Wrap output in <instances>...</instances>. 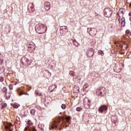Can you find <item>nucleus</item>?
<instances>
[{
  "instance_id": "6e6552de",
  "label": "nucleus",
  "mask_w": 131,
  "mask_h": 131,
  "mask_svg": "<svg viewBox=\"0 0 131 131\" xmlns=\"http://www.w3.org/2000/svg\"><path fill=\"white\" fill-rule=\"evenodd\" d=\"M107 109H108V108L107 107V106H106V105H101L98 108V111L99 112H101V113L105 112V111H107Z\"/></svg>"
},
{
  "instance_id": "7ed1b4c3",
  "label": "nucleus",
  "mask_w": 131,
  "mask_h": 131,
  "mask_svg": "<svg viewBox=\"0 0 131 131\" xmlns=\"http://www.w3.org/2000/svg\"><path fill=\"white\" fill-rule=\"evenodd\" d=\"M90 103H91V101L88 98H85L83 100V105L84 107L86 108V109H89L90 108Z\"/></svg>"
},
{
  "instance_id": "2eb2a0df",
  "label": "nucleus",
  "mask_w": 131,
  "mask_h": 131,
  "mask_svg": "<svg viewBox=\"0 0 131 131\" xmlns=\"http://www.w3.org/2000/svg\"><path fill=\"white\" fill-rule=\"evenodd\" d=\"M125 12V9H120L119 11V13H121L122 14H124Z\"/></svg>"
},
{
  "instance_id": "0eeeda50",
  "label": "nucleus",
  "mask_w": 131,
  "mask_h": 131,
  "mask_svg": "<svg viewBox=\"0 0 131 131\" xmlns=\"http://www.w3.org/2000/svg\"><path fill=\"white\" fill-rule=\"evenodd\" d=\"M60 33H62V35H64L66 32H68L67 27L66 26H60Z\"/></svg>"
},
{
  "instance_id": "9b49d317",
  "label": "nucleus",
  "mask_w": 131,
  "mask_h": 131,
  "mask_svg": "<svg viewBox=\"0 0 131 131\" xmlns=\"http://www.w3.org/2000/svg\"><path fill=\"white\" fill-rule=\"evenodd\" d=\"M28 8H30L31 11L32 12H33L34 11V4L33 3H31L30 5L28 6Z\"/></svg>"
},
{
  "instance_id": "9d476101",
  "label": "nucleus",
  "mask_w": 131,
  "mask_h": 131,
  "mask_svg": "<svg viewBox=\"0 0 131 131\" xmlns=\"http://www.w3.org/2000/svg\"><path fill=\"white\" fill-rule=\"evenodd\" d=\"M118 20L119 21V23H121V25L122 26H124V25H125V18H124V17H122L121 18V20L120 21V19H118Z\"/></svg>"
},
{
  "instance_id": "1a4fd4ad",
  "label": "nucleus",
  "mask_w": 131,
  "mask_h": 131,
  "mask_svg": "<svg viewBox=\"0 0 131 131\" xmlns=\"http://www.w3.org/2000/svg\"><path fill=\"white\" fill-rule=\"evenodd\" d=\"M44 8L46 11H49V10L51 9V3L50 2H46L45 3Z\"/></svg>"
},
{
  "instance_id": "c9c22d12",
  "label": "nucleus",
  "mask_w": 131,
  "mask_h": 131,
  "mask_svg": "<svg viewBox=\"0 0 131 131\" xmlns=\"http://www.w3.org/2000/svg\"><path fill=\"white\" fill-rule=\"evenodd\" d=\"M9 131H13V130H12V129H9Z\"/></svg>"
},
{
  "instance_id": "b1692460",
  "label": "nucleus",
  "mask_w": 131,
  "mask_h": 131,
  "mask_svg": "<svg viewBox=\"0 0 131 131\" xmlns=\"http://www.w3.org/2000/svg\"><path fill=\"white\" fill-rule=\"evenodd\" d=\"M5 80V79L4 78V77H0V82H3Z\"/></svg>"
},
{
  "instance_id": "2f4dec72",
  "label": "nucleus",
  "mask_w": 131,
  "mask_h": 131,
  "mask_svg": "<svg viewBox=\"0 0 131 131\" xmlns=\"http://www.w3.org/2000/svg\"><path fill=\"white\" fill-rule=\"evenodd\" d=\"M129 17H131V12H130L129 13Z\"/></svg>"
},
{
  "instance_id": "dca6fc26",
  "label": "nucleus",
  "mask_w": 131,
  "mask_h": 131,
  "mask_svg": "<svg viewBox=\"0 0 131 131\" xmlns=\"http://www.w3.org/2000/svg\"><path fill=\"white\" fill-rule=\"evenodd\" d=\"M30 113L31 114H32V115H34L35 114V110L34 109L31 110Z\"/></svg>"
},
{
  "instance_id": "f03ea898",
  "label": "nucleus",
  "mask_w": 131,
  "mask_h": 131,
  "mask_svg": "<svg viewBox=\"0 0 131 131\" xmlns=\"http://www.w3.org/2000/svg\"><path fill=\"white\" fill-rule=\"evenodd\" d=\"M104 16L107 18H110L112 15V10L110 8H105L104 10Z\"/></svg>"
},
{
  "instance_id": "39448f33",
  "label": "nucleus",
  "mask_w": 131,
  "mask_h": 131,
  "mask_svg": "<svg viewBox=\"0 0 131 131\" xmlns=\"http://www.w3.org/2000/svg\"><path fill=\"white\" fill-rule=\"evenodd\" d=\"M96 93L99 96H103L104 93H105V88L101 87L97 89Z\"/></svg>"
},
{
  "instance_id": "f8f14e48",
  "label": "nucleus",
  "mask_w": 131,
  "mask_h": 131,
  "mask_svg": "<svg viewBox=\"0 0 131 131\" xmlns=\"http://www.w3.org/2000/svg\"><path fill=\"white\" fill-rule=\"evenodd\" d=\"M7 91H8V89H7V88H6V87H4L2 89V91L4 92V93H5V96H6V99H8V96H7Z\"/></svg>"
},
{
  "instance_id": "cd10ccee",
  "label": "nucleus",
  "mask_w": 131,
  "mask_h": 131,
  "mask_svg": "<svg viewBox=\"0 0 131 131\" xmlns=\"http://www.w3.org/2000/svg\"><path fill=\"white\" fill-rule=\"evenodd\" d=\"M9 88L10 90H12V89H13V86H12V85H9Z\"/></svg>"
},
{
  "instance_id": "412c9836",
  "label": "nucleus",
  "mask_w": 131,
  "mask_h": 131,
  "mask_svg": "<svg viewBox=\"0 0 131 131\" xmlns=\"http://www.w3.org/2000/svg\"><path fill=\"white\" fill-rule=\"evenodd\" d=\"M57 123H60V120H58L57 121V122H55V123H54V126H55V127H57Z\"/></svg>"
},
{
  "instance_id": "a878e982",
  "label": "nucleus",
  "mask_w": 131,
  "mask_h": 131,
  "mask_svg": "<svg viewBox=\"0 0 131 131\" xmlns=\"http://www.w3.org/2000/svg\"><path fill=\"white\" fill-rule=\"evenodd\" d=\"M98 53L99 55H102L103 54V51L99 50L98 51Z\"/></svg>"
},
{
  "instance_id": "20e7f679",
  "label": "nucleus",
  "mask_w": 131,
  "mask_h": 131,
  "mask_svg": "<svg viewBox=\"0 0 131 131\" xmlns=\"http://www.w3.org/2000/svg\"><path fill=\"white\" fill-rule=\"evenodd\" d=\"M88 57L89 58H92L94 56V49L93 48H89L86 53Z\"/></svg>"
},
{
  "instance_id": "6ab92c4d",
  "label": "nucleus",
  "mask_w": 131,
  "mask_h": 131,
  "mask_svg": "<svg viewBox=\"0 0 131 131\" xmlns=\"http://www.w3.org/2000/svg\"><path fill=\"white\" fill-rule=\"evenodd\" d=\"M7 106V103H4L3 105H2V109H4V108H6Z\"/></svg>"
},
{
  "instance_id": "5701e85b",
  "label": "nucleus",
  "mask_w": 131,
  "mask_h": 131,
  "mask_svg": "<svg viewBox=\"0 0 131 131\" xmlns=\"http://www.w3.org/2000/svg\"><path fill=\"white\" fill-rule=\"evenodd\" d=\"M27 131H36L34 128H29Z\"/></svg>"
},
{
  "instance_id": "e433bc0d",
  "label": "nucleus",
  "mask_w": 131,
  "mask_h": 131,
  "mask_svg": "<svg viewBox=\"0 0 131 131\" xmlns=\"http://www.w3.org/2000/svg\"><path fill=\"white\" fill-rule=\"evenodd\" d=\"M79 81H80V79H79Z\"/></svg>"
},
{
  "instance_id": "a211bd4d",
  "label": "nucleus",
  "mask_w": 131,
  "mask_h": 131,
  "mask_svg": "<svg viewBox=\"0 0 131 131\" xmlns=\"http://www.w3.org/2000/svg\"><path fill=\"white\" fill-rule=\"evenodd\" d=\"M35 94H36V95H38V96H40V97L42 96V94L38 92V91H36Z\"/></svg>"
},
{
  "instance_id": "f704fd0d",
  "label": "nucleus",
  "mask_w": 131,
  "mask_h": 131,
  "mask_svg": "<svg viewBox=\"0 0 131 131\" xmlns=\"http://www.w3.org/2000/svg\"><path fill=\"white\" fill-rule=\"evenodd\" d=\"M129 20H130V21L131 22V17L129 18Z\"/></svg>"
},
{
  "instance_id": "423d86ee",
  "label": "nucleus",
  "mask_w": 131,
  "mask_h": 131,
  "mask_svg": "<svg viewBox=\"0 0 131 131\" xmlns=\"http://www.w3.org/2000/svg\"><path fill=\"white\" fill-rule=\"evenodd\" d=\"M88 29H90L89 33L90 35H92V36H95V35H96L98 32L96 28H88Z\"/></svg>"
},
{
  "instance_id": "4be33fe9",
  "label": "nucleus",
  "mask_w": 131,
  "mask_h": 131,
  "mask_svg": "<svg viewBox=\"0 0 131 131\" xmlns=\"http://www.w3.org/2000/svg\"><path fill=\"white\" fill-rule=\"evenodd\" d=\"M13 107H14V108H15V109H17V108H18V107H19V105H18V104H13Z\"/></svg>"
},
{
  "instance_id": "473e14b6",
  "label": "nucleus",
  "mask_w": 131,
  "mask_h": 131,
  "mask_svg": "<svg viewBox=\"0 0 131 131\" xmlns=\"http://www.w3.org/2000/svg\"><path fill=\"white\" fill-rule=\"evenodd\" d=\"M129 31H128V30H127L126 31V33H129Z\"/></svg>"
},
{
  "instance_id": "aec40b11",
  "label": "nucleus",
  "mask_w": 131,
  "mask_h": 131,
  "mask_svg": "<svg viewBox=\"0 0 131 131\" xmlns=\"http://www.w3.org/2000/svg\"><path fill=\"white\" fill-rule=\"evenodd\" d=\"M61 108L63 109V110H64V109H66V105L64 104H62L61 105Z\"/></svg>"
},
{
  "instance_id": "72a5a7b5",
  "label": "nucleus",
  "mask_w": 131,
  "mask_h": 131,
  "mask_svg": "<svg viewBox=\"0 0 131 131\" xmlns=\"http://www.w3.org/2000/svg\"><path fill=\"white\" fill-rule=\"evenodd\" d=\"M10 127H11V125H10V126L8 127V128H10Z\"/></svg>"
},
{
  "instance_id": "7c9ffc66",
  "label": "nucleus",
  "mask_w": 131,
  "mask_h": 131,
  "mask_svg": "<svg viewBox=\"0 0 131 131\" xmlns=\"http://www.w3.org/2000/svg\"><path fill=\"white\" fill-rule=\"evenodd\" d=\"M22 95H23V94L22 93V92H20V93H19V96H22Z\"/></svg>"
},
{
  "instance_id": "c85d7f7f",
  "label": "nucleus",
  "mask_w": 131,
  "mask_h": 131,
  "mask_svg": "<svg viewBox=\"0 0 131 131\" xmlns=\"http://www.w3.org/2000/svg\"><path fill=\"white\" fill-rule=\"evenodd\" d=\"M27 124H29V125H32V123H30V121H29Z\"/></svg>"
},
{
  "instance_id": "bb28decb",
  "label": "nucleus",
  "mask_w": 131,
  "mask_h": 131,
  "mask_svg": "<svg viewBox=\"0 0 131 131\" xmlns=\"http://www.w3.org/2000/svg\"><path fill=\"white\" fill-rule=\"evenodd\" d=\"M71 118H70V117H66V120H67V121H69V120L71 119Z\"/></svg>"
},
{
  "instance_id": "c756f323",
  "label": "nucleus",
  "mask_w": 131,
  "mask_h": 131,
  "mask_svg": "<svg viewBox=\"0 0 131 131\" xmlns=\"http://www.w3.org/2000/svg\"><path fill=\"white\" fill-rule=\"evenodd\" d=\"M2 57V54H0V61H2V59H3Z\"/></svg>"
},
{
  "instance_id": "4468645a",
  "label": "nucleus",
  "mask_w": 131,
  "mask_h": 131,
  "mask_svg": "<svg viewBox=\"0 0 131 131\" xmlns=\"http://www.w3.org/2000/svg\"><path fill=\"white\" fill-rule=\"evenodd\" d=\"M69 74L71 76H74V74H75V72L73 71H70L69 72Z\"/></svg>"
},
{
  "instance_id": "f3484780",
  "label": "nucleus",
  "mask_w": 131,
  "mask_h": 131,
  "mask_svg": "<svg viewBox=\"0 0 131 131\" xmlns=\"http://www.w3.org/2000/svg\"><path fill=\"white\" fill-rule=\"evenodd\" d=\"M76 110L78 112H80V111H81V110H82V108H81V107H78L76 108Z\"/></svg>"
},
{
  "instance_id": "393cba45",
  "label": "nucleus",
  "mask_w": 131,
  "mask_h": 131,
  "mask_svg": "<svg viewBox=\"0 0 131 131\" xmlns=\"http://www.w3.org/2000/svg\"><path fill=\"white\" fill-rule=\"evenodd\" d=\"M51 88H52V89H53V90L54 89H56V88H57V86H56V85H52L50 87V89H51Z\"/></svg>"
},
{
  "instance_id": "f257e3e1",
  "label": "nucleus",
  "mask_w": 131,
  "mask_h": 131,
  "mask_svg": "<svg viewBox=\"0 0 131 131\" xmlns=\"http://www.w3.org/2000/svg\"><path fill=\"white\" fill-rule=\"evenodd\" d=\"M35 31L39 34H42L47 31V27H45L43 25L38 24L35 26Z\"/></svg>"
},
{
  "instance_id": "ddd939ff",
  "label": "nucleus",
  "mask_w": 131,
  "mask_h": 131,
  "mask_svg": "<svg viewBox=\"0 0 131 131\" xmlns=\"http://www.w3.org/2000/svg\"><path fill=\"white\" fill-rule=\"evenodd\" d=\"M38 128L40 129L41 130L43 131V128H45V125L43 124H39L38 125Z\"/></svg>"
},
{
  "instance_id": "4c0bfd02",
  "label": "nucleus",
  "mask_w": 131,
  "mask_h": 131,
  "mask_svg": "<svg viewBox=\"0 0 131 131\" xmlns=\"http://www.w3.org/2000/svg\"><path fill=\"white\" fill-rule=\"evenodd\" d=\"M130 35L131 36V33H130Z\"/></svg>"
}]
</instances>
